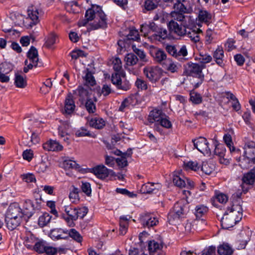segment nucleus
<instances>
[{
	"label": "nucleus",
	"mask_w": 255,
	"mask_h": 255,
	"mask_svg": "<svg viewBox=\"0 0 255 255\" xmlns=\"http://www.w3.org/2000/svg\"><path fill=\"white\" fill-rule=\"evenodd\" d=\"M39 132L37 131H32L30 141L28 143V145L31 146L33 145L38 143L40 140L39 137Z\"/></svg>",
	"instance_id": "54"
},
{
	"label": "nucleus",
	"mask_w": 255,
	"mask_h": 255,
	"mask_svg": "<svg viewBox=\"0 0 255 255\" xmlns=\"http://www.w3.org/2000/svg\"><path fill=\"white\" fill-rule=\"evenodd\" d=\"M161 188L159 183L147 182L142 185L140 191L144 194L156 193Z\"/></svg>",
	"instance_id": "16"
},
{
	"label": "nucleus",
	"mask_w": 255,
	"mask_h": 255,
	"mask_svg": "<svg viewBox=\"0 0 255 255\" xmlns=\"http://www.w3.org/2000/svg\"><path fill=\"white\" fill-rule=\"evenodd\" d=\"M46 246L43 242H39L35 244L34 249L37 252L43 253H44Z\"/></svg>",
	"instance_id": "61"
},
{
	"label": "nucleus",
	"mask_w": 255,
	"mask_h": 255,
	"mask_svg": "<svg viewBox=\"0 0 255 255\" xmlns=\"http://www.w3.org/2000/svg\"><path fill=\"white\" fill-rule=\"evenodd\" d=\"M70 237L77 242L80 243L82 241V237L81 235L74 229H71L69 231H68V238Z\"/></svg>",
	"instance_id": "46"
},
{
	"label": "nucleus",
	"mask_w": 255,
	"mask_h": 255,
	"mask_svg": "<svg viewBox=\"0 0 255 255\" xmlns=\"http://www.w3.org/2000/svg\"><path fill=\"white\" fill-rule=\"evenodd\" d=\"M131 153L125 152L120 157L116 159V162L120 168H124L128 165L127 157L130 156Z\"/></svg>",
	"instance_id": "35"
},
{
	"label": "nucleus",
	"mask_w": 255,
	"mask_h": 255,
	"mask_svg": "<svg viewBox=\"0 0 255 255\" xmlns=\"http://www.w3.org/2000/svg\"><path fill=\"white\" fill-rule=\"evenodd\" d=\"M34 211V203L30 200H26L25 201L23 209H22V213L24 216V218L27 220L30 218Z\"/></svg>",
	"instance_id": "19"
},
{
	"label": "nucleus",
	"mask_w": 255,
	"mask_h": 255,
	"mask_svg": "<svg viewBox=\"0 0 255 255\" xmlns=\"http://www.w3.org/2000/svg\"><path fill=\"white\" fill-rule=\"evenodd\" d=\"M12 70L11 65L4 62L0 64V73L8 74Z\"/></svg>",
	"instance_id": "53"
},
{
	"label": "nucleus",
	"mask_w": 255,
	"mask_h": 255,
	"mask_svg": "<svg viewBox=\"0 0 255 255\" xmlns=\"http://www.w3.org/2000/svg\"><path fill=\"white\" fill-rule=\"evenodd\" d=\"M214 164L207 162H204L201 167V170L207 175L211 174L215 169Z\"/></svg>",
	"instance_id": "40"
},
{
	"label": "nucleus",
	"mask_w": 255,
	"mask_h": 255,
	"mask_svg": "<svg viewBox=\"0 0 255 255\" xmlns=\"http://www.w3.org/2000/svg\"><path fill=\"white\" fill-rule=\"evenodd\" d=\"M186 178L181 174V171L174 172L173 175V182L179 187H185L186 185Z\"/></svg>",
	"instance_id": "22"
},
{
	"label": "nucleus",
	"mask_w": 255,
	"mask_h": 255,
	"mask_svg": "<svg viewBox=\"0 0 255 255\" xmlns=\"http://www.w3.org/2000/svg\"><path fill=\"white\" fill-rule=\"evenodd\" d=\"M128 39L137 41L139 39L138 32L135 29H131L127 36Z\"/></svg>",
	"instance_id": "59"
},
{
	"label": "nucleus",
	"mask_w": 255,
	"mask_h": 255,
	"mask_svg": "<svg viewBox=\"0 0 255 255\" xmlns=\"http://www.w3.org/2000/svg\"><path fill=\"white\" fill-rule=\"evenodd\" d=\"M194 146L204 154L210 155L211 150L209 147V143L206 138L199 137L193 141Z\"/></svg>",
	"instance_id": "12"
},
{
	"label": "nucleus",
	"mask_w": 255,
	"mask_h": 255,
	"mask_svg": "<svg viewBox=\"0 0 255 255\" xmlns=\"http://www.w3.org/2000/svg\"><path fill=\"white\" fill-rule=\"evenodd\" d=\"M255 161L250 160V159L243 156L242 160H240V166L241 168L246 169L250 167V164L254 163Z\"/></svg>",
	"instance_id": "56"
},
{
	"label": "nucleus",
	"mask_w": 255,
	"mask_h": 255,
	"mask_svg": "<svg viewBox=\"0 0 255 255\" xmlns=\"http://www.w3.org/2000/svg\"><path fill=\"white\" fill-rule=\"evenodd\" d=\"M103 11L100 6L92 4L87 9L85 16H102Z\"/></svg>",
	"instance_id": "27"
},
{
	"label": "nucleus",
	"mask_w": 255,
	"mask_h": 255,
	"mask_svg": "<svg viewBox=\"0 0 255 255\" xmlns=\"http://www.w3.org/2000/svg\"><path fill=\"white\" fill-rule=\"evenodd\" d=\"M75 135L77 137L90 136L91 134L86 128H81L78 129L75 133Z\"/></svg>",
	"instance_id": "58"
},
{
	"label": "nucleus",
	"mask_w": 255,
	"mask_h": 255,
	"mask_svg": "<svg viewBox=\"0 0 255 255\" xmlns=\"http://www.w3.org/2000/svg\"><path fill=\"white\" fill-rule=\"evenodd\" d=\"M224 140L227 146L229 148L231 152L235 151V147L232 146L233 142L231 135L229 134H225L224 136Z\"/></svg>",
	"instance_id": "52"
},
{
	"label": "nucleus",
	"mask_w": 255,
	"mask_h": 255,
	"mask_svg": "<svg viewBox=\"0 0 255 255\" xmlns=\"http://www.w3.org/2000/svg\"><path fill=\"white\" fill-rule=\"evenodd\" d=\"M242 201L240 199L232 201V204L229 206L225 213L231 215L237 221H240L243 217V208L241 204Z\"/></svg>",
	"instance_id": "8"
},
{
	"label": "nucleus",
	"mask_w": 255,
	"mask_h": 255,
	"mask_svg": "<svg viewBox=\"0 0 255 255\" xmlns=\"http://www.w3.org/2000/svg\"><path fill=\"white\" fill-rule=\"evenodd\" d=\"M78 26H87L88 30H92L103 27L106 25L105 17H85L80 19Z\"/></svg>",
	"instance_id": "4"
},
{
	"label": "nucleus",
	"mask_w": 255,
	"mask_h": 255,
	"mask_svg": "<svg viewBox=\"0 0 255 255\" xmlns=\"http://www.w3.org/2000/svg\"><path fill=\"white\" fill-rule=\"evenodd\" d=\"M226 149L223 145H217L214 149L215 154L218 155L220 157V161L221 163L227 164L229 161L228 159H225Z\"/></svg>",
	"instance_id": "26"
},
{
	"label": "nucleus",
	"mask_w": 255,
	"mask_h": 255,
	"mask_svg": "<svg viewBox=\"0 0 255 255\" xmlns=\"http://www.w3.org/2000/svg\"><path fill=\"white\" fill-rule=\"evenodd\" d=\"M24 216L22 209L16 203L11 204L7 210L5 217V222L7 228L12 231L18 227Z\"/></svg>",
	"instance_id": "1"
},
{
	"label": "nucleus",
	"mask_w": 255,
	"mask_h": 255,
	"mask_svg": "<svg viewBox=\"0 0 255 255\" xmlns=\"http://www.w3.org/2000/svg\"><path fill=\"white\" fill-rule=\"evenodd\" d=\"M28 59L24 63L25 66L23 68L24 73H27L29 70L31 69L33 67L39 66V59L38 57V51L35 47L31 46L27 52Z\"/></svg>",
	"instance_id": "6"
},
{
	"label": "nucleus",
	"mask_w": 255,
	"mask_h": 255,
	"mask_svg": "<svg viewBox=\"0 0 255 255\" xmlns=\"http://www.w3.org/2000/svg\"><path fill=\"white\" fill-rule=\"evenodd\" d=\"M195 214L197 218H200L206 213L208 210V208L203 205H199L196 207Z\"/></svg>",
	"instance_id": "44"
},
{
	"label": "nucleus",
	"mask_w": 255,
	"mask_h": 255,
	"mask_svg": "<svg viewBox=\"0 0 255 255\" xmlns=\"http://www.w3.org/2000/svg\"><path fill=\"white\" fill-rule=\"evenodd\" d=\"M81 189L82 191L87 196H90L91 194V185L88 182H82Z\"/></svg>",
	"instance_id": "60"
},
{
	"label": "nucleus",
	"mask_w": 255,
	"mask_h": 255,
	"mask_svg": "<svg viewBox=\"0 0 255 255\" xmlns=\"http://www.w3.org/2000/svg\"><path fill=\"white\" fill-rule=\"evenodd\" d=\"M21 177L22 180L27 183H31L36 181L34 175L31 173L23 174L21 175Z\"/></svg>",
	"instance_id": "62"
},
{
	"label": "nucleus",
	"mask_w": 255,
	"mask_h": 255,
	"mask_svg": "<svg viewBox=\"0 0 255 255\" xmlns=\"http://www.w3.org/2000/svg\"><path fill=\"white\" fill-rule=\"evenodd\" d=\"M135 85L138 89L141 90H146L147 89L146 82L141 79L137 78L135 81Z\"/></svg>",
	"instance_id": "63"
},
{
	"label": "nucleus",
	"mask_w": 255,
	"mask_h": 255,
	"mask_svg": "<svg viewBox=\"0 0 255 255\" xmlns=\"http://www.w3.org/2000/svg\"><path fill=\"white\" fill-rule=\"evenodd\" d=\"M48 167V165L47 163H46L45 162L42 161L37 164L35 166V168L38 172L43 173L47 170Z\"/></svg>",
	"instance_id": "57"
},
{
	"label": "nucleus",
	"mask_w": 255,
	"mask_h": 255,
	"mask_svg": "<svg viewBox=\"0 0 255 255\" xmlns=\"http://www.w3.org/2000/svg\"><path fill=\"white\" fill-rule=\"evenodd\" d=\"M51 216L47 213H44L40 216L38 219V225L39 226L43 227L46 226L50 221Z\"/></svg>",
	"instance_id": "41"
},
{
	"label": "nucleus",
	"mask_w": 255,
	"mask_h": 255,
	"mask_svg": "<svg viewBox=\"0 0 255 255\" xmlns=\"http://www.w3.org/2000/svg\"><path fill=\"white\" fill-rule=\"evenodd\" d=\"M204 68L203 65H200L197 63H188L186 66V74L191 76L197 77L199 79L200 82L197 84L196 87L201 84L204 79V75L202 73V69Z\"/></svg>",
	"instance_id": "7"
},
{
	"label": "nucleus",
	"mask_w": 255,
	"mask_h": 255,
	"mask_svg": "<svg viewBox=\"0 0 255 255\" xmlns=\"http://www.w3.org/2000/svg\"><path fill=\"white\" fill-rule=\"evenodd\" d=\"M93 172L98 178L104 179L108 177L109 175L114 176L115 173L112 170L108 169L104 165H98L92 169Z\"/></svg>",
	"instance_id": "11"
},
{
	"label": "nucleus",
	"mask_w": 255,
	"mask_h": 255,
	"mask_svg": "<svg viewBox=\"0 0 255 255\" xmlns=\"http://www.w3.org/2000/svg\"><path fill=\"white\" fill-rule=\"evenodd\" d=\"M77 92L79 96V100L82 103L89 100V91L88 89L79 87L77 90Z\"/></svg>",
	"instance_id": "34"
},
{
	"label": "nucleus",
	"mask_w": 255,
	"mask_h": 255,
	"mask_svg": "<svg viewBox=\"0 0 255 255\" xmlns=\"http://www.w3.org/2000/svg\"><path fill=\"white\" fill-rule=\"evenodd\" d=\"M64 211L67 215L73 220L76 221L77 219V216L76 215L77 208H72L70 206H66L64 207Z\"/></svg>",
	"instance_id": "45"
},
{
	"label": "nucleus",
	"mask_w": 255,
	"mask_h": 255,
	"mask_svg": "<svg viewBox=\"0 0 255 255\" xmlns=\"http://www.w3.org/2000/svg\"><path fill=\"white\" fill-rule=\"evenodd\" d=\"M50 236L53 240L66 239L68 238V231L62 229H55L51 231Z\"/></svg>",
	"instance_id": "21"
},
{
	"label": "nucleus",
	"mask_w": 255,
	"mask_h": 255,
	"mask_svg": "<svg viewBox=\"0 0 255 255\" xmlns=\"http://www.w3.org/2000/svg\"><path fill=\"white\" fill-rule=\"evenodd\" d=\"M85 107L89 113H94L96 111V105L91 99H89L85 103Z\"/></svg>",
	"instance_id": "51"
},
{
	"label": "nucleus",
	"mask_w": 255,
	"mask_h": 255,
	"mask_svg": "<svg viewBox=\"0 0 255 255\" xmlns=\"http://www.w3.org/2000/svg\"><path fill=\"white\" fill-rule=\"evenodd\" d=\"M39 21L38 17H24L23 19V24L27 28L32 27Z\"/></svg>",
	"instance_id": "33"
},
{
	"label": "nucleus",
	"mask_w": 255,
	"mask_h": 255,
	"mask_svg": "<svg viewBox=\"0 0 255 255\" xmlns=\"http://www.w3.org/2000/svg\"><path fill=\"white\" fill-rule=\"evenodd\" d=\"M218 253L220 255H232L233 250L228 244H223L218 247Z\"/></svg>",
	"instance_id": "32"
},
{
	"label": "nucleus",
	"mask_w": 255,
	"mask_h": 255,
	"mask_svg": "<svg viewBox=\"0 0 255 255\" xmlns=\"http://www.w3.org/2000/svg\"><path fill=\"white\" fill-rule=\"evenodd\" d=\"M177 22L171 20L167 24L169 30L172 33L184 37L188 28L193 27V19L191 17H177Z\"/></svg>",
	"instance_id": "2"
},
{
	"label": "nucleus",
	"mask_w": 255,
	"mask_h": 255,
	"mask_svg": "<svg viewBox=\"0 0 255 255\" xmlns=\"http://www.w3.org/2000/svg\"><path fill=\"white\" fill-rule=\"evenodd\" d=\"M144 74L152 83L156 82L161 77L162 70L155 67H146L143 69Z\"/></svg>",
	"instance_id": "9"
},
{
	"label": "nucleus",
	"mask_w": 255,
	"mask_h": 255,
	"mask_svg": "<svg viewBox=\"0 0 255 255\" xmlns=\"http://www.w3.org/2000/svg\"><path fill=\"white\" fill-rule=\"evenodd\" d=\"M27 13L28 16H37L44 14V11L39 7L30 5L27 7Z\"/></svg>",
	"instance_id": "29"
},
{
	"label": "nucleus",
	"mask_w": 255,
	"mask_h": 255,
	"mask_svg": "<svg viewBox=\"0 0 255 255\" xmlns=\"http://www.w3.org/2000/svg\"><path fill=\"white\" fill-rule=\"evenodd\" d=\"M62 166L66 169H79L80 168V166L75 161L71 159L64 160L63 162Z\"/></svg>",
	"instance_id": "36"
},
{
	"label": "nucleus",
	"mask_w": 255,
	"mask_h": 255,
	"mask_svg": "<svg viewBox=\"0 0 255 255\" xmlns=\"http://www.w3.org/2000/svg\"><path fill=\"white\" fill-rule=\"evenodd\" d=\"M244 155L250 160L254 161H255V143L253 141H249L247 142L244 147Z\"/></svg>",
	"instance_id": "18"
},
{
	"label": "nucleus",
	"mask_w": 255,
	"mask_h": 255,
	"mask_svg": "<svg viewBox=\"0 0 255 255\" xmlns=\"http://www.w3.org/2000/svg\"><path fill=\"white\" fill-rule=\"evenodd\" d=\"M163 67L171 73H175L177 71L178 67L170 59H167L165 62L163 63Z\"/></svg>",
	"instance_id": "37"
},
{
	"label": "nucleus",
	"mask_w": 255,
	"mask_h": 255,
	"mask_svg": "<svg viewBox=\"0 0 255 255\" xmlns=\"http://www.w3.org/2000/svg\"><path fill=\"white\" fill-rule=\"evenodd\" d=\"M113 69L116 72L120 71L122 68V63L121 60L118 57H115L113 59Z\"/></svg>",
	"instance_id": "55"
},
{
	"label": "nucleus",
	"mask_w": 255,
	"mask_h": 255,
	"mask_svg": "<svg viewBox=\"0 0 255 255\" xmlns=\"http://www.w3.org/2000/svg\"><path fill=\"white\" fill-rule=\"evenodd\" d=\"M79 189L75 187H73L69 194V198L72 203H76L79 201Z\"/></svg>",
	"instance_id": "47"
},
{
	"label": "nucleus",
	"mask_w": 255,
	"mask_h": 255,
	"mask_svg": "<svg viewBox=\"0 0 255 255\" xmlns=\"http://www.w3.org/2000/svg\"><path fill=\"white\" fill-rule=\"evenodd\" d=\"M139 220L143 227L147 228L156 226L158 223V220L153 215L148 213L141 214Z\"/></svg>",
	"instance_id": "13"
},
{
	"label": "nucleus",
	"mask_w": 255,
	"mask_h": 255,
	"mask_svg": "<svg viewBox=\"0 0 255 255\" xmlns=\"http://www.w3.org/2000/svg\"><path fill=\"white\" fill-rule=\"evenodd\" d=\"M163 248V242L161 240H153L148 243V250L150 255H165Z\"/></svg>",
	"instance_id": "10"
},
{
	"label": "nucleus",
	"mask_w": 255,
	"mask_h": 255,
	"mask_svg": "<svg viewBox=\"0 0 255 255\" xmlns=\"http://www.w3.org/2000/svg\"><path fill=\"white\" fill-rule=\"evenodd\" d=\"M224 51L222 48L218 47L213 54V57L215 59L218 65L223 66L224 65L223 58L224 57Z\"/></svg>",
	"instance_id": "31"
},
{
	"label": "nucleus",
	"mask_w": 255,
	"mask_h": 255,
	"mask_svg": "<svg viewBox=\"0 0 255 255\" xmlns=\"http://www.w3.org/2000/svg\"><path fill=\"white\" fill-rule=\"evenodd\" d=\"M239 221L231 217V215L224 213L221 220V226L223 229H228L234 227Z\"/></svg>",
	"instance_id": "17"
},
{
	"label": "nucleus",
	"mask_w": 255,
	"mask_h": 255,
	"mask_svg": "<svg viewBox=\"0 0 255 255\" xmlns=\"http://www.w3.org/2000/svg\"><path fill=\"white\" fill-rule=\"evenodd\" d=\"M75 107L76 106L73 99V96L72 94L69 93L65 99L63 113L71 115L74 112Z\"/></svg>",
	"instance_id": "15"
},
{
	"label": "nucleus",
	"mask_w": 255,
	"mask_h": 255,
	"mask_svg": "<svg viewBox=\"0 0 255 255\" xmlns=\"http://www.w3.org/2000/svg\"><path fill=\"white\" fill-rule=\"evenodd\" d=\"M159 125H160L161 126L166 128H169L172 127L171 123L170 122L168 118L165 114L164 115V116L162 117V118L159 120L158 123L155 124L154 129L159 131L160 129L159 128Z\"/></svg>",
	"instance_id": "30"
},
{
	"label": "nucleus",
	"mask_w": 255,
	"mask_h": 255,
	"mask_svg": "<svg viewBox=\"0 0 255 255\" xmlns=\"http://www.w3.org/2000/svg\"><path fill=\"white\" fill-rule=\"evenodd\" d=\"M85 73L86 74L83 77L85 80V84L88 87L95 85L96 81L92 73L88 70H86Z\"/></svg>",
	"instance_id": "39"
},
{
	"label": "nucleus",
	"mask_w": 255,
	"mask_h": 255,
	"mask_svg": "<svg viewBox=\"0 0 255 255\" xmlns=\"http://www.w3.org/2000/svg\"><path fill=\"white\" fill-rule=\"evenodd\" d=\"M211 17H198L199 22L197 23V18L196 19V21L193 20V27L191 29L188 28L186 36L189 38L191 40L194 42H197L200 40V34L202 33V30H201L199 27L201 25L199 22H206L209 18Z\"/></svg>",
	"instance_id": "5"
},
{
	"label": "nucleus",
	"mask_w": 255,
	"mask_h": 255,
	"mask_svg": "<svg viewBox=\"0 0 255 255\" xmlns=\"http://www.w3.org/2000/svg\"><path fill=\"white\" fill-rule=\"evenodd\" d=\"M56 42V35L53 33H50L45 38L44 46L48 48H51Z\"/></svg>",
	"instance_id": "38"
},
{
	"label": "nucleus",
	"mask_w": 255,
	"mask_h": 255,
	"mask_svg": "<svg viewBox=\"0 0 255 255\" xmlns=\"http://www.w3.org/2000/svg\"><path fill=\"white\" fill-rule=\"evenodd\" d=\"M164 114L160 110L154 109L150 112L148 121L150 123H155L157 124L162 118Z\"/></svg>",
	"instance_id": "24"
},
{
	"label": "nucleus",
	"mask_w": 255,
	"mask_h": 255,
	"mask_svg": "<svg viewBox=\"0 0 255 255\" xmlns=\"http://www.w3.org/2000/svg\"><path fill=\"white\" fill-rule=\"evenodd\" d=\"M132 49L142 62L147 61L146 55L143 50L136 48L134 45H132Z\"/></svg>",
	"instance_id": "50"
},
{
	"label": "nucleus",
	"mask_w": 255,
	"mask_h": 255,
	"mask_svg": "<svg viewBox=\"0 0 255 255\" xmlns=\"http://www.w3.org/2000/svg\"><path fill=\"white\" fill-rule=\"evenodd\" d=\"M188 211V205L184 199L177 201L174 204L173 210L168 214V221L169 224H174L180 218H184Z\"/></svg>",
	"instance_id": "3"
},
{
	"label": "nucleus",
	"mask_w": 255,
	"mask_h": 255,
	"mask_svg": "<svg viewBox=\"0 0 255 255\" xmlns=\"http://www.w3.org/2000/svg\"><path fill=\"white\" fill-rule=\"evenodd\" d=\"M166 51L172 56L177 57V50L175 46L172 45H167L165 47Z\"/></svg>",
	"instance_id": "64"
},
{
	"label": "nucleus",
	"mask_w": 255,
	"mask_h": 255,
	"mask_svg": "<svg viewBox=\"0 0 255 255\" xmlns=\"http://www.w3.org/2000/svg\"><path fill=\"white\" fill-rule=\"evenodd\" d=\"M89 123L91 127L97 129L102 128L105 126V121L103 119L98 117L91 118L89 121Z\"/></svg>",
	"instance_id": "28"
},
{
	"label": "nucleus",
	"mask_w": 255,
	"mask_h": 255,
	"mask_svg": "<svg viewBox=\"0 0 255 255\" xmlns=\"http://www.w3.org/2000/svg\"><path fill=\"white\" fill-rule=\"evenodd\" d=\"M125 61L128 65L132 66L137 63L138 58L134 54L128 53L125 57Z\"/></svg>",
	"instance_id": "43"
},
{
	"label": "nucleus",
	"mask_w": 255,
	"mask_h": 255,
	"mask_svg": "<svg viewBox=\"0 0 255 255\" xmlns=\"http://www.w3.org/2000/svg\"><path fill=\"white\" fill-rule=\"evenodd\" d=\"M150 54L154 60L159 63L165 62L167 55L164 51L153 46L150 47Z\"/></svg>",
	"instance_id": "14"
},
{
	"label": "nucleus",
	"mask_w": 255,
	"mask_h": 255,
	"mask_svg": "<svg viewBox=\"0 0 255 255\" xmlns=\"http://www.w3.org/2000/svg\"><path fill=\"white\" fill-rule=\"evenodd\" d=\"M243 186L244 185H253L255 184V168L245 174L242 178Z\"/></svg>",
	"instance_id": "23"
},
{
	"label": "nucleus",
	"mask_w": 255,
	"mask_h": 255,
	"mask_svg": "<svg viewBox=\"0 0 255 255\" xmlns=\"http://www.w3.org/2000/svg\"><path fill=\"white\" fill-rule=\"evenodd\" d=\"M14 83L17 87L20 88H23L26 85L25 78L18 74H15Z\"/></svg>",
	"instance_id": "42"
},
{
	"label": "nucleus",
	"mask_w": 255,
	"mask_h": 255,
	"mask_svg": "<svg viewBox=\"0 0 255 255\" xmlns=\"http://www.w3.org/2000/svg\"><path fill=\"white\" fill-rule=\"evenodd\" d=\"M43 148L47 151H59L63 149V146L56 140H49L43 144Z\"/></svg>",
	"instance_id": "20"
},
{
	"label": "nucleus",
	"mask_w": 255,
	"mask_h": 255,
	"mask_svg": "<svg viewBox=\"0 0 255 255\" xmlns=\"http://www.w3.org/2000/svg\"><path fill=\"white\" fill-rule=\"evenodd\" d=\"M184 166L186 170L191 169L193 171H197L200 168L197 161H190L184 163Z\"/></svg>",
	"instance_id": "48"
},
{
	"label": "nucleus",
	"mask_w": 255,
	"mask_h": 255,
	"mask_svg": "<svg viewBox=\"0 0 255 255\" xmlns=\"http://www.w3.org/2000/svg\"><path fill=\"white\" fill-rule=\"evenodd\" d=\"M240 237L238 240L239 244L238 249H244L245 248L247 243L250 241L251 233L249 231L247 232L243 231L240 233Z\"/></svg>",
	"instance_id": "25"
},
{
	"label": "nucleus",
	"mask_w": 255,
	"mask_h": 255,
	"mask_svg": "<svg viewBox=\"0 0 255 255\" xmlns=\"http://www.w3.org/2000/svg\"><path fill=\"white\" fill-rule=\"evenodd\" d=\"M159 1V0H145V8L148 10H152L157 7Z\"/></svg>",
	"instance_id": "49"
}]
</instances>
